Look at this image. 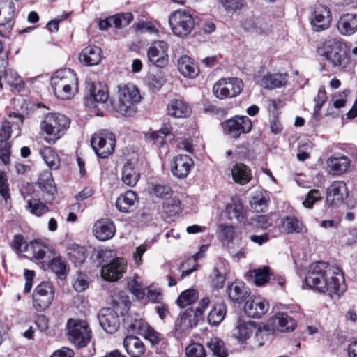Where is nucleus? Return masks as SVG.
Listing matches in <instances>:
<instances>
[{
	"label": "nucleus",
	"instance_id": "1",
	"mask_svg": "<svg viewBox=\"0 0 357 357\" xmlns=\"http://www.w3.org/2000/svg\"><path fill=\"white\" fill-rule=\"evenodd\" d=\"M305 283L309 288L330 296L333 294L339 296L347 288L342 270L337 266H328L322 261L310 266Z\"/></svg>",
	"mask_w": 357,
	"mask_h": 357
},
{
	"label": "nucleus",
	"instance_id": "2",
	"mask_svg": "<svg viewBox=\"0 0 357 357\" xmlns=\"http://www.w3.org/2000/svg\"><path fill=\"white\" fill-rule=\"evenodd\" d=\"M317 53L334 68L344 69L349 64V59L344 50V43L340 38L329 36L324 39L317 47Z\"/></svg>",
	"mask_w": 357,
	"mask_h": 357
},
{
	"label": "nucleus",
	"instance_id": "3",
	"mask_svg": "<svg viewBox=\"0 0 357 357\" xmlns=\"http://www.w3.org/2000/svg\"><path fill=\"white\" fill-rule=\"evenodd\" d=\"M141 95L133 84H123L118 86L117 98L111 100L112 109L117 114L130 116L136 112L135 105L139 102Z\"/></svg>",
	"mask_w": 357,
	"mask_h": 357
},
{
	"label": "nucleus",
	"instance_id": "4",
	"mask_svg": "<svg viewBox=\"0 0 357 357\" xmlns=\"http://www.w3.org/2000/svg\"><path fill=\"white\" fill-rule=\"evenodd\" d=\"M51 86L58 98L69 100L77 91L78 79L75 73L71 69H60L52 77Z\"/></svg>",
	"mask_w": 357,
	"mask_h": 357
},
{
	"label": "nucleus",
	"instance_id": "5",
	"mask_svg": "<svg viewBox=\"0 0 357 357\" xmlns=\"http://www.w3.org/2000/svg\"><path fill=\"white\" fill-rule=\"evenodd\" d=\"M70 123V119L63 114L50 113L42 121L40 128L51 137L49 142L54 143L61 137L63 131L69 127Z\"/></svg>",
	"mask_w": 357,
	"mask_h": 357
},
{
	"label": "nucleus",
	"instance_id": "6",
	"mask_svg": "<svg viewBox=\"0 0 357 357\" xmlns=\"http://www.w3.org/2000/svg\"><path fill=\"white\" fill-rule=\"evenodd\" d=\"M169 23L174 35L188 36L193 29L195 21L192 15L185 10H177L169 17Z\"/></svg>",
	"mask_w": 357,
	"mask_h": 357
},
{
	"label": "nucleus",
	"instance_id": "7",
	"mask_svg": "<svg viewBox=\"0 0 357 357\" xmlns=\"http://www.w3.org/2000/svg\"><path fill=\"white\" fill-rule=\"evenodd\" d=\"M67 328L69 340L78 347H86L90 342L91 331L86 321L69 319Z\"/></svg>",
	"mask_w": 357,
	"mask_h": 357
},
{
	"label": "nucleus",
	"instance_id": "8",
	"mask_svg": "<svg viewBox=\"0 0 357 357\" xmlns=\"http://www.w3.org/2000/svg\"><path fill=\"white\" fill-rule=\"evenodd\" d=\"M115 136L107 130L96 132L91 138V146L96 155L101 158L110 155L115 147Z\"/></svg>",
	"mask_w": 357,
	"mask_h": 357
},
{
	"label": "nucleus",
	"instance_id": "9",
	"mask_svg": "<svg viewBox=\"0 0 357 357\" xmlns=\"http://www.w3.org/2000/svg\"><path fill=\"white\" fill-rule=\"evenodd\" d=\"M243 85L242 81L236 77L221 79L214 84L213 91L219 99L232 98L241 93Z\"/></svg>",
	"mask_w": 357,
	"mask_h": 357
},
{
	"label": "nucleus",
	"instance_id": "10",
	"mask_svg": "<svg viewBox=\"0 0 357 357\" xmlns=\"http://www.w3.org/2000/svg\"><path fill=\"white\" fill-rule=\"evenodd\" d=\"M252 128V121L246 116H235L223 123L224 132L231 138L250 132Z\"/></svg>",
	"mask_w": 357,
	"mask_h": 357
},
{
	"label": "nucleus",
	"instance_id": "11",
	"mask_svg": "<svg viewBox=\"0 0 357 357\" xmlns=\"http://www.w3.org/2000/svg\"><path fill=\"white\" fill-rule=\"evenodd\" d=\"M54 289L49 282H42L35 289L33 300V305L38 311H43L49 307L54 300Z\"/></svg>",
	"mask_w": 357,
	"mask_h": 357
},
{
	"label": "nucleus",
	"instance_id": "12",
	"mask_svg": "<svg viewBox=\"0 0 357 357\" xmlns=\"http://www.w3.org/2000/svg\"><path fill=\"white\" fill-rule=\"evenodd\" d=\"M89 95L84 98L86 106L91 108L106 107L109 98L108 90L106 86L100 83H91L89 86Z\"/></svg>",
	"mask_w": 357,
	"mask_h": 357
},
{
	"label": "nucleus",
	"instance_id": "13",
	"mask_svg": "<svg viewBox=\"0 0 357 357\" xmlns=\"http://www.w3.org/2000/svg\"><path fill=\"white\" fill-rule=\"evenodd\" d=\"M168 45L163 40L153 42L147 50L149 61L158 68H163L168 63Z\"/></svg>",
	"mask_w": 357,
	"mask_h": 357
},
{
	"label": "nucleus",
	"instance_id": "14",
	"mask_svg": "<svg viewBox=\"0 0 357 357\" xmlns=\"http://www.w3.org/2000/svg\"><path fill=\"white\" fill-rule=\"evenodd\" d=\"M310 20L312 28L314 31L319 32L327 29L332 20L331 10L326 6H316Z\"/></svg>",
	"mask_w": 357,
	"mask_h": 357
},
{
	"label": "nucleus",
	"instance_id": "15",
	"mask_svg": "<svg viewBox=\"0 0 357 357\" xmlns=\"http://www.w3.org/2000/svg\"><path fill=\"white\" fill-rule=\"evenodd\" d=\"M33 187L28 185L24 190H21V195L26 202V208L36 216H41L45 214L48 211V207L43 203L39 199L33 195Z\"/></svg>",
	"mask_w": 357,
	"mask_h": 357
},
{
	"label": "nucleus",
	"instance_id": "16",
	"mask_svg": "<svg viewBox=\"0 0 357 357\" xmlns=\"http://www.w3.org/2000/svg\"><path fill=\"white\" fill-rule=\"evenodd\" d=\"M98 318L101 327L108 333H115L120 326L119 315L110 307L101 309Z\"/></svg>",
	"mask_w": 357,
	"mask_h": 357
},
{
	"label": "nucleus",
	"instance_id": "17",
	"mask_svg": "<svg viewBox=\"0 0 357 357\" xmlns=\"http://www.w3.org/2000/svg\"><path fill=\"white\" fill-rule=\"evenodd\" d=\"M126 261L123 258H116L109 264L102 266V277L107 281H116L125 273Z\"/></svg>",
	"mask_w": 357,
	"mask_h": 357
},
{
	"label": "nucleus",
	"instance_id": "18",
	"mask_svg": "<svg viewBox=\"0 0 357 357\" xmlns=\"http://www.w3.org/2000/svg\"><path fill=\"white\" fill-rule=\"evenodd\" d=\"M128 328L133 331H136L152 345H156L162 340L161 335L142 320H136L135 323L128 325Z\"/></svg>",
	"mask_w": 357,
	"mask_h": 357
},
{
	"label": "nucleus",
	"instance_id": "19",
	"mask_svg": "<svg viewBox=\"0 0 357 357\" xmlns=\"http://www.w3.org/2000/svg\"><path fill=\"white\" fill-rule=\"evenodd\" d=\"M269 309L268 303L261 296H254L248 300L244 305L246 314L252 318H260Z\"/></svg>",
	"mask_w": 357,
	"mask_h": 357
},
{
	"label": "nucleus",
	"instance_id": "20",
	"mask_svg": "<svg viewBox=\"0 0 357 357\" xmlns=\"http://www.w3.org/2000/svg\"><path fill=\"white\" fill-rule=\"evenodd\" d=\"M199 321L193 317V310L188 309L180 314V318L176 321L174 326V335L181 338L189 329L195 327Z\"/></svg>",
	"mask_w": 357,
	"mask_h": 357
},
{
	"label": "nucleus",
	"instance_id": "21",
	"mask_svg": "<svg viewBox=\"0 0 357 357\" xmlns=\"http://www.w3.org/2000/svg\"><path fill=\"white\" fill-rule=\"evenodd\" d=\"M192 159L187 155L176 156L172 162V174L180 178L186 177L193 166Z\"/></svg>",
	"mask_w": 357,
	"mask_h": 357
},
{
	"label": "nucleus",
	"instance_id": "22",
	"mask_svg": "<svg viewBox=\"0 0 357 357\" xmlns=\"http://www.w3.org/2000/svg\"><path fill=\"white\" fill-rule=\"evenodd\" d=\"M347 195L346 183L341 181H333L326 190L327 202H331L333 204L342 203Z\"/></svg>",
	"mask_w": 357,
	"mask_h": 357
},
{
	"label": "nucleus",
	"instance_id": "23",
	"mask_svg": "<svg viewBox=\"0 0 357 357\" xmlns=\"http://www.w3.org/2000/svg\"><path fill=\"white\" fill-rule=\"evenodd\" d=\"M133 20L132 14L130 13H125L116 14L110 16L105 20H100L98 23L99 29L101 30H107L109 27L114 26L119 29L126 26Z\"/></svg>",
	"mask_w": 357,
	"mask_h": 357
},
{
	"label": "nucleus",
	"instance_id": "24",
	"mask_svg": "<svg viewBox=\"0 0 357 357\" xmlns=\"http://www.w3.org/2000/svg\"><path fill=\"white\" fill-rule=\"evenodd\" d=\"M115 231L116 228L114 222L108 219L97 221L93 227L95 236L102 241L112 238L115 234Z\"/></svg>",
	"mask_w": 357,
	"mask_h": 357
},
{
	"label": "nucleus",
	"instance_id": "25",
	"mask_svg": "<svg viewBox=\"0 0 357 357\" xmlns=\"http://www.w3.org/2000/svg\"><path fill=\"white\" fill-rule=\"evenodd\" d=\"M337 28L342 36H351L357 31V14L347 13L340 17Z\"/></svg>",
	"mask_w": 357,
	"mask_h": 357
},
{
	"label": "nucleus",
	"instance_id": "26",
	"mask_svg": "<svg viewBox=\"0 0 357 357\" xmlns=\"http://www.w3.org/2000/svg\"><path fill=\"white\" fill-rule=\"evenodd\" d=\"M256 324L252 321H245L239 319L236 327L233 330V336L241 343L245 342L253 333Z\"/></svg>",
	"mask_w": 357,
	"mask_h": 357
},
{
	"label": "nucleus",
	"instance_id": "27",
	"mask_svg": "<svg viewBox=\"0 0 357 357\" xmlns=\"http://www.w3.org/2000/svg\"><path fill=\"white\" fill-rule=\"evenodd\" d=\"M326 164L331 173L340 175L348 169L350 166V160L347 156L335 154L326 160Z\"/></svg>",
	"mask_w": 357,
	"mask_h": 357
},
{
	"label": "nucleus",
	"instance_id": "28",
	"mask_svg": "<svg viewBox=\"0 0 357 357\" xmlns=\"http://www.w3.org/2000/svg\"><path fill=\"white\" fill-rule=\"evenodd\" d=\"M229 299L236 303H242L250 296L248 287L243 282L231 283L227 287Z\"/></svg>",
	"mask_w": 357,
	"mask_h": 357
},
{
	"label": "nucleus",
	"instance_id": "29",
	"mask_svg": "<svg viewBox=\"0 0 357 357\" xmlns=\"http://www.w3.org/2000/svg\"><path fill=\"white\" fill-rule=\"evenodd\" d=\"M101 60V49L95 45L85 47L79 55V61L86 66L98 65Z\"/></svg>",
	"mask_w": 357,
	"mask_h": 357
},
{
	"label": "nucleus",
	"instance_id": "30",
	"mask_svg": "<svg viewBox=\"0 0 357 357\" xmlns=\"http://www.w3.org/2000/svg\"><path fill=\"white\" fill-rule=\"evenodd\" d=\"M281 230L285 234H304L307 229L303 222L294 216H287L283 218Z\"/></svg>",
	"mask_w": 357,
	"mask_h": 357
},
{
	"label": "nucleus",
	"instance_id": "31",
	"mask_svg": "<svg viewBox=\"0 0 357 357\" xmlns=\"http://www.w3.org/2000/svg\"><path fill=\"white\" fill-rule=\"evenodd\" d=\"M137 195L133 191H127L116 201V208L123 213H130L135 208Z\"/></svg>",
	"mask_w": 357,
	"mask_h": 357
},
{
	"label": "nucleus",
	"instance_id": "32",
	"mask_svg": "<svg viewBox=\"0 0 357 357\" xmlns=\"http://www.w3.org/2000/svg\"><path fill=\"white\" fill-rule=\"evenodd\" d=\"M123 347L131 357H139L145 351L144 343L137 336H127L124 339Z\"/></svg>",
	"mask_w": 357,
	"mask_h": 357
},
{
	"label": "nucleus",
	"instance_id": "33",
	"mask_svg": "<svg viewBox=\"0 0 357 357\" xmlns=\"http://www.w3.org/2000/svg\"><path fill=\"white\" fill-rule=\"evenodd\" d=\"M179 72L185 77L194 78L198 75L199 69L197 65L188 56H181L177 62Z\"/></svg>",
	"mask_w": 357,
	"mask_h": 357
},
{
	"label": "nucleus",
	"instance_id": "34",
	"mask_svg": "<svg viewBox=\"0 0 357 357\" xmlns=\"http://www.w3.org/2000/svg\"><path fill=\"white\" fill-rule=\"evenodd\" d=\"M190 112L189 105L182 100H172L167 105L168 114L174 118H185Z\"/></svg>",
	"mask_w": 357,
	"mask_h": 357
},
{
	"label": "nucleus",
	"instance_id": "35",
	"mask_svg": "<svg viewBox=\"0 0 357 357\" xmlns=\"http://www.w3.org/2000/svg\"><path fill=\"white\" fill-rule=\"evenodd\" d=\"M287 83V74L273 73L265 75L261 79V86L268 89L285 86Z\"/></svg>",
	"mask_w": 357,
	"mask_h": 357
},
{
	"label": "nucleus",
	"instance_id": "36",
	"mask_svg": "<svg viewBox=\"0 0 357 357\" xmlns=\"http://www.w3.org/2000/svg\"><path fill=\"white\" fill-rule=\"evenodd\" d=\"M33 258L43 262H50L54 252L47 246L38 242H31L29 245Z\"/></svg>",
	"mask_w": 357,
	"mask_h": 357
},
{
	"label": "nucleus",
	"instance_id": "37",
	"mask_svg": "<svg viewBox=\"0 0 357 357\" xmlns=\"http://www.w3.org/2000/svg\"><path fill=\"white\" fill-rule=\"evenodd\" d=\"M242 26L246 31L255 35H267L270 31L268 24L259 19H246Z\"/></svg>",
	"mask_w": 357,
	"mask_h": 357
},
{
	"label": "nucleus",
	"instance_id": "38",
	"mask_svg": "<svg viewBox=\"0 0 357 357\" xmlns=\"http://www.w3.org/2000/svg\"><path fill=\"white\" fill-rule=\"evenodd\" d=\"M15 87L17 91H20L22 86L21 77L17 72L13 69H6L3 74L0 75V88L4 85Z\"/></svg>",
	"mask_w": 357,
	"mask_h": 357
},
{
	"label": "nucleus",
	"instance_id": "39",
	"mask_svg": "<svg viewBox=\"0 0 357 357\" xmlns=\"http://www.w3.org/2000/svg\"><path fill=\"white\" fill-rule=\"evenodd\" d=\"M121 174V179L123 183L130 187L135 186L136 185L140 176L139 172L130 162L126 163L123 167Z\"/></svg>",
	"mask_w": 357,
	"mask_h": 357
},
{
	"label": "nucleus",
	"instance_id": "40",
	"mask_svg": "<svg viewBox=\"0 0 357 357\" xmlns=\"http://www.w3.org/2000/svg\"><path fill=\"white\" fill-rule=\"evenodd\" d=\"M47 178L45 181L40 178L39 181L40 187L43 192L44 197H47L45 200L47 202H51L55 197L56 194V188L54 185V179L50 172L46 173Z\"/></svg>",
	"mask_w": 357,
	"mask_h": 357
},
{
	"label": "nucleus",
	"instance_id": "41",
	"mask_svg": "<svg viewBox=\"0 0 357 357\" xmlns=\"http://www.w3.org/2000/svg\"><path fill=\"white\" fill-rule=\"evenodd\" d=\"M233 179L236 183L241 185L248 183L251 178L250 169L244 164H236L231 169Z\"/></svg>",
	"mask_w": 357,
	"mask_h": 357
},
{
	"label": "nucleus",
	"instance_id": "42",
	"mask_svg": "<svg viewBox=\"0 0 357 357\" xmlns=\"http://www.w3.org/2000/svg\"><path fill=\"white\" fill-rule=\"evenodd\" d=\"M181 211V202L176 197L167 198L163 202L162 213L165 218L175 216L178 215Z\"/></svg>",
	"mask_w": 357,
	"mask_h": 357
},
{
	"label": "nucleus",
	"instance_id": "43",
	"mask_svg": "<svg viewBox=\"0 0 357 357\" xmlns=\"http://www.w3.org/2000/svg\"><path fill=\"white\" fill-rule=\"evenodd\" d=\"M227 312L226 305L219 303L214 305L208 315V324L211 326L219 325L224 319Z\"/></svg>",
	"mask_w": 357,
	"mask_h": 357
},
{
	"label": "nucleus",
	"instance_id": "44",
	"mask_svg": "<svg viewBox=\"0 0 357 357\" xmlns=\"http://www.w3.org/2000/svg\"><path fill=\"white\" fill-rule=\"evenodd\" d=\"M273 322L278 328L282 332L291 331L296 326V321L284 313H279L276 314L273 319Z\"/></svg>",
	"mask_w": 357,
	"mask_h": 357
},
{
	"label": "nucleus",
	"instance_id": "45",
	"mask_svg": "<svg viewBox=\"0 0 357 357\" xmlns=\"http://www.w3.org/2000/svg\"><path fill=\"white\" fill-rule=\"evenodd\" d=\"M46 165L53 170L58 169L60 166V158L57 153L51 147H45L40 151Z\"/></svg>",
	"mask_w": 357,
	"mask_h": 357
},
{
	"label": "nucleus",
	"instance_id": "46",
	"mask_svg": "<svg viewBox=\"0 0 357 357\" xmlns=\"http://www.w3.org/2000/svg\"><path fill=\"white\" fill-rule=\"evenodd\" d=\"M271 276V269L268 266H264L250 271V277L254 278V283L257 286H263L266 284Z\"/></svg>",
	"mask_w": 357,
	"mask_h": 357
},
{
	"label": "nucleus",
	"instance_id": "47",
	"mask_svg": "<svg viewBox=\"0 0 357 357\" xmlns=\"http://www.w3.org/2000/svg\"><path fill=\"white\" fill-rule=\"evenodd\" d=\"M68 255L75 266L81 265L86 258L84 248L78 245L70 246L68 250Z\"/></svg>",
	"mask_w": 357,
	"mask_h": 357
},
{
	"label": "nucleus",
	"instance_id": "48",
	"mask_svg": "<svg viewBox=\"0 0 357 357\" xmlns=\"http://www.w3.org/2000/svg\"><path fill=\"white\" fill-rule=\"evenodd\" d=\"M226 211L230 219L236 218L238 221L245 219L243 206L240 200L232 199L231 202L227 204Z\"/></svg>",
	"mask_w": 357,
	"mask_h": 357
},
{
	"label": "nucleus",
	"instance_id": "49",
	"mask_svg": "<svg viewBox=\"0 0 357 357\" xmlns=\"http://www.w3.org/2000/svg\"><path fill=\"white\" fill-rule=\"evenodd\" d=\"M208 347L217 357H227L228 353L225 342L217 337H212L207 342Z\"/></svg>",
	"mask_w": 357,
	"mask_h": 357
},
{
	"label": "nucleus",
	"instance_id": "50",
	"mask_svg": "<svg viewBox=\"0 0 357 357\" xmlns=\"http://www.w3.org/2000/svg\"><path fill=\"white\" fill-rule=\"evenodd\" d=\"M169 130L167 128H161L158 131L149 132L145 134L147 140L153 142L157 147H162L165 143V137L168 135Z\"/></svg>",
	"mask_w": 357,
	"mask_h": 357
},
{
	"label": "nucleus",
	"instance_id": "51",
	"mask_svg": "<svg viewBox=\"0 0 357 357\" xmlns=\"http://www.w3.org/2000/svg\"><path fill=\"white\" fill-rule=\"evenodd\" d=\"M198 298L199 294L196 289H188L181 294L176 302L181 307H185L197 301Z\"/></svg>",
	"mask_w": 357,
	"mask_h": 357
},
{
	"label": "nucleus",
	"instance_id": "52",
	"mask_svg": "<svg viewBox=\"0 0 357 357\" xmlns=\"http://www.w3.org/2000/svg\"><path fill=\"white\" fill-rule=\"evenodd\" d=\"M52 270L60 278L66 275V264L65 261L59 256L55 257L54 253L50 259V262H47Z\"/></svg>",
	"mask_w": 357,
	"mask_h": 357
},
{
	"label": "nucleus",
	"instance_id": "53",
	"mask_svg": "<svg viewBox=\"0 0 357 357\" xmlns=\"http://www.w3.org/2000/svg\"><path fill=\"white\" fill-rule=\"evenodd\" d=\"M172 189L167 185L161 183H152L150 187L151 194L159 198H165L172 194Z\"/></svg>",
	"mask_w": 357,
	"mask_h": 357
},
{
	"label": "nucleus",
	"instance_id": "54",
	"mask_svg": "<svg viewBox=\"0 0 357 357\" xmlns=\"http://www.w3.org/2000/svg\"><path fill=\"white\" fill-rule=\"evenodd\" d=\"M270 199L267 195H257L251 200V206L257 211H264Z\"/></svg>",
	"mask_w": 357,
	"mask_h": 357
},
{
	"label": "nucleus",
	"instance_id": "55",
	"mask_svg": "<svg viewBox=\"0 0 357 357\" xmlns=\"http://www.w3.org/2000/svg\"><path fill=\"white\" fill-rule=\"evenodd\" d=\"M220 237L224 243H231L234 237V227L232 225L221 224L219 225Z\"/></svg>",
	"mask_w": 357,
	"mask_h": 357
},
{
	"label": "nucleus",
	"instance_id": "56",
	"mask_svg": "<svg viewBox=\"0 0 357 357\" xmlns=\"http://www.w3.org/2000/svg\"><path fill=\"white\" fill-rule=\"evenodd\" d=\"M321 199L322 197L319 190H310L307 194L305 200L303 202V205L305 208H312L314 203Z\"/></svg>",
	"mask_w": 357,
	"mask_h": 357
},
{
	"label": "nucleus",
	"instance_id": "57",
	"mask_svg": "<svg viewBox=\"0 0 357 357\" xmlns=\"http://www.w3.org/2000/svg\"><path fill=\"white\" fill-rule=\"evenodd\" d=\"M11 246L17 252H25L29 250V245L26 244L24 236L20 234L14 236Z\"/></svg>",
	"mask_w": 357,
	"mask_h": 357
},
{
	"label": "nucleus",
	"instance_id": "58",
	"mask_svg": "<svg viewBox=\"0 0 357 357\" xmlns=\"http://www.w3.org/2000/svg\"><path fill=\"white\" fill-rule=\"evenodd\" d=\"M188 357H205L206 352L204 347L200 344H191L186 348Z\"/></svg>",
	"mask_w": 357,
	"mask_h": 357
},
{
	"label": "nucleus",
	"instance_id": "59",
	"mask_svg": "<svg viewBox=\"0 0 357 357\" xmlns=\"http://www.w3.org/2000/svg\"><path fill=\"white\" fill-rule=\"evenodd\" d=\"M74 289L77 292H82L89 287L87 276L83 273H78L73 284Z\"/></svg>",
	"mask_w": 357,
	"mask_h": 357
},
{
	"label": "nucleus",
	"instance_id": "60",
	"mask_svg": "<svg viewBox=\"0 0 357 357\" xmlns=\"http://www.w3.org/2000/svg\"><path fill=\"white\" fill-rule=\"evenodd\" d=\"M327 100L326 93L324 88H320L318 90L317 96L314 98V101L316 105L314 108V115L317 116L319 114L322 106Z\"/></svg>",
	"mask_w": 357,
	"mask_h": 357
},
{
	"label": "nucleus",
	"instance_id": "61",
	"mask_svg": "<svg viewBox=\"0 0 357 357\" xmlns=\"http://www.w3.org/2000/svg\"><path fill=\"white\" fill-rule=\"evenodd\" d=\"M165 83L163 77L160 75L151 74L147 77V84L150 89L159 90Z\"/></svg>",
	"mask_w": 357,
	"mask_h": 357
},
{
	"label": "nucleus",
	"instance_id": "62",
	"mask_svg": "<svg viewBox=\"0 0 357 357\" xmlns=\"http://www.w3.org/2000/svg\"><path fill=\"white\" fill-rule=\"evenodd\" d=\"M224 8L227 11H236L244 6V0H220Z\"/></svg>",
	"mask_w": 357,
	"mask_h": 357
},
{
	"label": "nucleus",
	"instance_id": "63",
	"mask_svg": "<svg viewBox=\"0 0 357 357\" xmlns=\"http://www.w3.org/2000/svg\"><path fill=\"white\" fill-rule=\"evenodd\" d=\"M10 144L8 141H0V159L5 164L10 161Z\"/></svg>",
	"mask_w": 357,
	"mask_h": 357
},
{
	"label": "nucleus",
	"instance_id": "64",
	"mask_svg": "<svg viewBox=\"0 0 357 357\" xmlns=\"http://www.w3.org/2000/svg\"><path fill=\"white\" fill-rule=\"evenodd\" d=\"M211 284L217 289L222 288L225 281V275L221 273L216 268L213 271L211 275Z\"/></svg>",
	"mask_w": 357,
	"mask_h": 357
}]
</instances>
